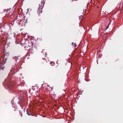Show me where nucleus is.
<instances>
[{
	"label": "nucleus",
	"instance_id": "nucleus-1",
	"mask_svg": "<svg viewBox=\"0 0 123 123\" xmlns=\"http://www.w3.org/2000/svg\"><path fill=\"white\" fill-rule=\"evenodd\" d=\"M3 84L6 86H7L10 89L14 88L12 81H8V80H6L3 83Z\"/></svg>",
	"mask_w": 123,
	"mask_h": 123
},
{
	"label": "nucleus",
	"instance_id": "nucleus-2",
	"mask_svg": "<svg viewBox=\"0 0 123 123\" xmlns=\"http://www.w3.org/2000/svg\"><path fill=\"white\" fill-rule=\"evenodd\" d=\"M45 3V2L44 1V0H42L41 3L40 4H39V6L38 7L39 9L40 8L41 9L43 8V7Z\"/></svg>",
	"mask_w": 123,
	"mask_h": 123
},
{
	"label": "nucleus",
	"instance_id": "nucleus-3",
	"mask_svg": "<svg viewBox=\"0 0 123 123\" xmlns=\"http://www.w3.org/2000/svg\"><path fill=\"white\" fill-rule=\"evenodd\" d=\"M14 69H12V70H11L10 72L8 74V77H11L12 75H13L15 73L14 72Z\"/></svg>",
	"mask_w": 123,
	"mask_h": 123
},
{
	"label": "nucleus",
	"instance_id": "nucleus-4",
	"mask_svg": "<svg viewBox=\"0 0 123 123\" xmlns=\"http://www.w3.org/2000/svg\"><path fill=\"white\" fill-rule=\"evenodd\" d=\"M42 9H41L40 8L39 9V8H38V10L37 11V13H38V14L39 15L40 14V13H41L42 12Z\"/></svg>",
	"mask_w": 123,
	"mask_h": 123
},
{
	"label": "nucleus",
	"instance_id": "nucleus-5",
	"mask_svg": "<svg viewBox=\"0 0 123 123\" xmlns=\"http://www.w3.org/2000/svg\"><path fill=\"white\" fill-rule=\"evenodd\" d=\"M29 110L27 108L26 110V111L27 112V115H31L32 116H33V115H32V114L30 112L29 113Z\"/></svg>",
	"mask_w": 123,
	"mask_h": 123
},
{
	"label": "nucleus",
	"instance_id": "nucleus-6",
	"mask_svg": "<svg viewBox=\"0 0 123 123\" xmlns=\"http://www.w3.org/2000/svg\"><path fill=\"white\" fill-rule=\"evenodd\" d=\"M5 10H6V13L8 14H10L9 12H10V9H5Z\"/></svg>",
	"mask_w": 123,
	"mask_h": 123
},
{
	"label": "nucleus",
	"instance_id": "nucleus-7",
	"mask_svg": "<svg viewBox=\"0 0 123 123\" xmlns=\"http://www.w3.org/2000/svg\"><path fill=\"white\" fill-rule=\"evenodd\" d=\"M31 50H30V49H29V52L30 53L32 54L33 52H32V51H31Z\"/></svg>",
	"mask_w": 123,
	"mask_h": 123
},
{
	"label": "nucleus",
	"instance_id": "nucleus-8",
	"mask_svg": "<svg viewBox=\"0 0 123 123\" xmlns=\"http://www.w3.org/2000/svg\"><path fill=\"white\" fill-rule=\"evenodd\" d=\"M76 46V43H74V46H73L72 47H74V48H75V47Z\"/></svg>",
	"mask_w": 123,
	"mask_h": 123
},
{
	"label": "nucleus",
	"instance_id": "nucleus-9",
	"mask_svg": "<svg viewBox=\"0 0 123 123\" xmlns=\"http://www.w3.org/2000/svg\"><path fill=\"white\" fill-rule=\"evenodd\" d=\"M20 113V116L21 117H22V113L21 112V111H19Z\"/></svg>",
	"mask_w": 123,
	"mask_h": 123
},
{
	"label": "nucleus",
	"instance_id": "nucleus-10",
	"mask_svg": "<svg viewBox=\"0 0 123 123\" xmlns=\"http://www.w3.org/2000/svg\"><path fill=\"white\" fill-rule=\"evenodd\" d=\"M72 46H74V43H72Z\"/></svg>",
	"mask_w": 123,
	"mask_h": 123
},
{
	"label": "nucleus",
	"instance_id": "nucleus-11",
	"mask_svg": "<svg viewBox=\"0 0 123 123\" xmlns=\"http://www.w3.org/2000/svg\"><path fill=\"white\" fill-rule=\"evenodd\" d=\"M18 21H19L20 22H21V21L22 20H18Z\"/></svg>",
	"mask_w": 123,
	"mask_h": 123
},
{
	"label": "nucleus",
	"instance_id": "nucleus-12",
	"mask_svg": "<svg viewBox=\"0 0 123 123\" xmlns=\"http://www.w3.org/2000/svg\"><path fill=\"white\" fill-rule=\"evenodd\" d=\"M7 54H8V53H7V54H5V56H6L7 55Z\"/></svg>",
	"mask_w": 123,
	"mask_h": 123
},
{
	"label": "nucleus",
	"instance_id": "nucleus-13",
	"mask_svg": "<svg viewBox=\"0 0 123 123\" xmlns=\"http://www.w3.org/2000/svg\"><path fill=\"white\" fill-rule=\"evenodd\" d=\"M17 18L16 19V18H15V19L16 20H17Z\"/></svg>",
	"mask_w": 123,
	"mask_h": 123
},
{
	"label": "nucleus",
	"instance_id": "nucleus-14",
	"mask_svg": "<svg viewBox=\"0 0 123 123\" xmlns=\"http://www.w3.org/2000/svg\"><path fill=\"white\" fill-rule=\"evenodd\" d=\"M45 0H44V1L45 2Z\"/></svg>",
	"mask_w": 123,
	"mask_h": 123
},
{
	"label": "nucleus",
	"instance_id": "nucleus-15",
	"mask_svg": "<svg viewBox=\"0 0 123 123\" xmlns=\"http://www.w3.org/2000/svg\"><path fill=\"white\" fill-rule=\"evenodd\" d=\"M81 17H82V16H81Z\"/></svg>",
	"mask_w": 123,
	"mask_h": 123
},
{
	"label": "nucleus",
	"instance_id": "nucleus-16",
	"mask_svg": "<svg viewBox=\"0 0 123 123\" xmlns=\"http://www.w3.org/2000/svg\"><path fill=\"white\" fill-rule=\"evenodd\" d=\"M107 27H108V26H107Z\"/></svg>",
	"mask_w": 123,
	"mask_h": 123
}]
</instances>
